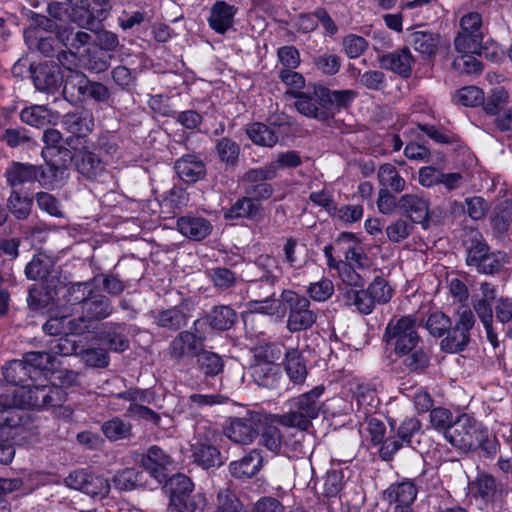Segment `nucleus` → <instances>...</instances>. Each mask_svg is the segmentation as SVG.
I'll return each instance as SVG.
<instances>
[{
	"label": "nucleus",
	"instance_id": "1",
	"mask_svg": "<svg viewBox=\"0 0 512 512\" xmlns=\"http://www.w3.org/2000/svg\"><path fill=\"white\" fill-rule=\"evenodd\" d=\"M383 340L401 358V364L408 372L421 373L428 368L430 357L412 315L392 318L385 329Z\"/></svg>",
	"mask_w": 512,
	"mask_h": 512
},
{
	"label": "nucleus",
	"instance_id": "2",
	"mask_svg": "<svg viewBox=\"0 0 512 512\" xmlns=\"http://www.w3.org/2000/svg\"><path fill=\"white\" fill-rule=\"evenodd\" d=\"M445 439L457 449L464 452H479L487 458L494 457L499 450L496 436L466 413L454 420L446 432Z\"/></svg>",
	"mask_w": 512,
	"mask_h": 512
},
{
	"label": "nucleus",
	"instance_id": "3",
	"mask_svg": "<svg viewBox=\"0 0 512 512\" xmlns=\"http://www.w3.org/2000/svg\"><path fill=\"white\" fill-rule=\"evenodd\" d=\"M324 392L322 386L301 394L290 401L291 410L280 415H272V421L288 428L307 431L312 426V420L317 418L322 407L320 397Z\"/></svg>",
	"mask_w": 512,
	"mask_h": 512
},
{
	"label": "nucleus",
	"instance_id": "4",
	"mask_svg": "<svg viewBox=\"0 0 512 512\" xmlns=\"http://www.w3.org/2000/svg\"><path fill=\"white\" fill-rule=\"evenodd\" d=\"M62 95L74 106L89 101L106 103L111 97L110 90L105 84L90 80L82 71H73L65 75Z\"/></svg>",
	"mask_w": 512,
	"mask_h": 512
},
{
	"label": "nucleus",
	"instance_id": "5",
	"mask_svg": "<svg viewBox=\"0 0 512 512\" xmlns=\"http://www.w3.org/2000/svg\"><path fill=\"white\" fill-rule=\"evenodd\" d=\"M67 400L62 387L48 384L29 383L17 388L12 394V402L22 408L44 409L61 406Z\"/></svg>",
	"mask_w": 512,
	"mask_h": 512
},
{
	"label": "nucleus",
	"instance_id": "6",
	"mask_svg": "<svg viewBox=\"0 0 512 512\" xmlns=\"http://www.w3.org/2000/svg\"><path fill=\"white\" fill-rule=\"evenodd\" d=\"M281 301L288 311L286 328L291 333L311 328L317 321V313L311 309L310 300L292 290H283Z\"/></svg>",
	"mask_w": 512,
	"mask_h": 512
},
{
	"label": "nucleus",
	"instance_id": "7",
	"mask_svg": "<svg viewBox=\"0 0 512 512\" xmlns=\"http://www.w3.org/2000/svg\"><path fill=\"white\" fill-rule=\"evenodd\" d=\"M114 306L112 301L102 293H96L88 299L80 311L81 314L77 318H72L68 323L70 330L76 335L89 333L94 329V323L107 319L112 315Z\"/></svg>",
	"mask_w": 512,
	"mask_h": 512
},
{
	"label": "nucleus",
	"instance_id": "8",
	"mask_svg": "<svg viewBox=\"0 0 512 512\" xmlns=\"http://www.w3.org/2000/svg\"><path fill=\"white\" fill-rule=\"evenodd\" d=\"M204 325L202 319H196L189 330H182L171 340L168 346V355L177 363L186 357L196 358L203 348L205 335L201 332Z\"/></svg>",
	"mask_w": 512,
	"mask_h": 512
},
{
	"label": "nucleus",
	"instance_id": "9",
	"mask_svg": "<svg viewBox=\"0 0 512 512\" xmlns=\"http://www.w3.org/2000/svg\"><path fill=\"white\" fill-rule=\"evenodd\" d=\"M23 408L12 402V396L0 395V463L7 465L15 456V448L8 435L4 436L3 427L16 428L22 424Z\"/></svg>",
	"mask_w": 512,
	"mask_h": 512
},
{
	"label": "nucleus",
	"instance_id": "10",
	"mask_svg": "<svg viewBox=\"0 0 512 512\" xmlns=\"http://www.w3.org/2000/svg\"><path fill=\"white\" fill-rule=\"evenodd\" d=\"M475 316L473 312L464 308L458 310L454 322L451 321L446 337L441 340V350L446 353H458L468 346L470 342V331L474 327Z\"/></svg>",
	"mask_w": 512,
	"mask_h": 512
},
{
	"label": "nucleus",
	"instance_id": "11",
	"mask_svg": "<svg viewBox=\"0 0 512 512\" xmlns=\"http://www.w3.org/2000/svg\"><path fill=\"white\" fill-rule=\"evenodd\" d=\"M266 420V415L249 411L243 417L232 418L224 433L233 442L248 445L257 438Z\"/></svg>",
	"mask_w": 512,
	"mask_h": 512
},
{
	"label": "nucleus",
	"instance_id": "12",
	"mask_svg": "<svg viewBox=\"0 0 512 512\" xmlns=\"http://www.w3.org/2000/svg\"><path fill=\"white\" fill-rule=\"evenodd\" d=\"M170 492L168 512H195L197 503L192 498L194 485L184 474H175L166 481Z\"/></svg>",
	"mask_w": 512,
	"mask_h": 512
},
{
	"label": "nucleus",
	"instance_id": "13",
	"mask_svg": "<svg viewBox=\"0 0 512 512\" xmlns=\"http://www.w3.org/2000/svg\"><path fill=\"white\" fill-rule=\"evenodd\" d=\"M193 305L185 299L178 305L152 312L153 323L170 332H180L192 317Z\"/></svg>",
	"mask_w": 512,
	"mask_h": 512
},
{
	"label": "nucleus",
	"instance_id": "14",
	"mask_svg": "<svg viewBox=\"0 0 512 512\" xmlns=\"http://www.w3.org/2000/svg\"><path fill=\"white\" fill-rule=\"evenodd\" d=\"M31 78L37 91L54 94L65 82L61 67L53 61H45L30 67Z\"/></svg>",
	"mask_w": 512,
	"mask_h": 512
},
{
	"label": "nucleus",
	"instance_id": "15",
	"mask_svg": "<svg viewBox=\"0 0 512 512\" xmlns=\"http://www.w3.org/2000/svg\"><path fill=\"white\" fill-rule=\"evenodd\" d=\"M103 5V7L95 5L94 0H81L67 8V17L79 27L94 31L109 13L105 8L106 4Z\"/></svg>",
	"mask_w": 512,
	"mask_h": 512
},
{
	"label": "nucleus",
	"instance_id": "16",
	"mask_svg": "<svg viewBox=\"0 0 512 512\" xmlns=\"http://www.w3.org/2000/svg\"><path fill=\"white\" fill-rule=\"evenodd\" d=\"M399 209L411 223L419 224L424 230L430 228L434 212L430 211L428 198L418 194H404L400 197Z\"/></svg>",
	"mask_w": 512,
	"mask_h": 512
},
{
	"label": "nucleus",
	"instance_id": "17",
	"mask_svg": "<svg viewBox=\"0 0 512 512\" xmlns=\"http://www.w3.org/2000/svg\"><path fill=\"white\" fill-rule=\"evenodd\" d=\"M74 165L76 170L88 180L105 183L112 178L99 156L89 149L74 154Z\"/></svg>",
	"mask_w": 512,
	"mask_h": 512
},
{
	"label": "nucleus",
	"instance_id": "18",
	"mask_svg": "<svg viewBox=\"0 0 512 512\" xmlns=\"http://www.w3.org/2000/svg\"><path fill=\"white\" fill-rule=\"evenodd\" d=\"M286 94L297 99L295 102L297 111L307 117L327 121L333 116L332 111H328L320 104V99L315 94V85L312 91H287Z\"/></svg>",
	"mask_w": 512,
	"mask_h": 512
},
{
	"label": "nucleus",
	"instance_id": "19",
	"mask_svg": "<svg viewBox=\"0 0 512 512\" xmlns=\"http://www.w3.org/2000/svg\"><path fill=\"white\" fill-rule=\"evenodd\" d=\"M5 178L12 188L34 181L46 183V171L42 166L12 162L5 171Z\"/></svg>",
	"mask_w": 512,
	"mask_h": 512
},
{
	"label": "nucleus",
	"instance_id": "20",
	"mask_svg": "<svg viewBox=\"0 0 512 512\" xmlns=\"http://www.w3.org/2000/svg\"><path fill=\"white\" fill-rule=\"evenodd\" d=\"M413 60V55L408 47L378 56L380 68L392 71L403 78L411 76Z\"/></svg>",
	"mask_w": 512,
	"mask_h": 512
},
{
	"label": "nucleus",
	"instance_id": "21",
	"mask_svg": "<svg viewBox=\"0 0 512 512\" xmlns=\"http://www.w3.org/2000/svg\"><path fill=\"white\" fill-rule=\"evenodd\" d=\"M407 42L416 52L421 54L424 59L433 58L439 48L448 46L439 33L424 30L410 33Z\"/></svg>",
	"mask_w": 512,
	"mask_h": 512
},
{
	"label": "nucleus",
	"instance_id": "22",
	"mask_svg": "<svg viewBox=\"0 0 512 512\" xmlns=\"http://www.w3.org/2000/svg\"><path fill=\"white\" fill-rule=\"evenodd\" d=\"M274 276L271 280H263L255 278L250 281L249 291L256 298L255 304L261 305L256 310L266 314H274L276 311L275 307V284Z\"/></svg>",
	"mask_w": 512,
	"mask_h": 512
},
{
	"label": "nucleus",
	"instance_id": "23",
	"mask_svg": "<svg viewBox=\"0 0 512 512\" xmlns=\"http://www.w3.org/2000/svg\"><path fill=\"white\" fill-rule=\"evenodd\" d=\"M146 475L154 478L157 484L166 479L165 468L170 464V457L158 446H151L139 461Z\"/></svg>",
	"mask_w": 512,
	"mask_h": 512
},
{
	"label": "nucleus",
	"instance_id": "24",
	"mask_svg": "<svg viewBox=\"0 0 512 512\" xmlns=\"http://www.w3.org/2000/svg\"><path fill=\"white\" fill-rule=\"evenodd\" d=\"M315 94L320 99V104L328 111H331L332 108L338 111L346 109L358 96V93L351 89L330 90L322 85H315Z\"/></svg>",
	"mask_w": 512,
	"mask_h": 512
},
{
	"label": "nucleus",
	"instance_id": "25",
	"mask_svg": "<svg viewBox=\"0 0 512 512\" xmlns=\"http://www.w3.org/2000/svg\"><path fill=\"white\" fill-rule=\"evenodd\" d=\"M176 226L183 236L192 241H201L207 238L213 230V226L208 219L192 215L179 217Z\"/></svg>",
	"mask_w": 512,
	"mask_h": 512
},
{
	"label": "nucleus",
	"instance_id": "26",
	"mask_svg": "<svg viewBox=\"0 0 512 512\" xmlns=\"http://www.w3.org/2000/svg\"><path fill=\"white\" fill-rule=\"evenodd\" d=\"M114 396L118 399H123L130 402V405L127 410L130 416L150 421L155 425L159 424L160 415L158 413H156L147 406L140 405L137 403V401H143L145 398V395L142 390L137 388H131L129 390L116 393L114 394Z\"/></svg>",
	"mask_w": 512,
	"mask_h": 512
},
{
	"label": "nucleus",
	"instance_id": "27",
	"mask_svg": "<svg viewBox=\"0 0 512 512\" xmlns=\"http://www.w3.org/2000/svg\"><path fill=\"white\" fill-rule=\"evenodd\" d=\"M416 496L417 488L411 480L393 483L383 492V499L396 504L395 508H410Z\"/></svg>",
	"mask_w": 512,
	"mask_h": 512
},
{
	"label": "nucleus",
	"instance_id": "28",
	"mask_svg": "<svg viewBox=\"0 0 512 512\" xmlns=\"http://www.w3.org/2000/svg\"><path fill=\"white\" fill-rule=\"evenodd\" d=\"M174 169L179 178L186 183H195L206 175L205 163L195 154H187L176 160Z\"/></svg>",
	"mask_w": 512,
	"mask_h": 512
},
{
	"label": "nucleus",
	"instance_id": "29",
	"mask_svg": "<svg viewBox=\"0 0 512 512\" xmlns=\"http://www.w3.org/2000/svg\"><path fill=\"white\" fill-rule=\"evenodd\" d=\"M128 333L129 328L126 323L106 322L102 324L99 336L111 350L122 352L129 347Z\"/></svg>",
	"mask_w": 512,
	"mask_h": 512
},
{
	"label": "nucleus",
	"instance_id": "30",
	"mask_svg": "<svg viewBox=\"0 0 512 512\" xmlns=\"http://www.w3.org/2000/svg\"><path fill=\"white\" fill-rule=\"evenodd\" d=\"M339 297L346 307L353 308L363 315H369L375 308V304L363 287L360 289L340 288Z\"/></svg>",
	"mask_w": 512,
	"mask_h": 512
},
{
	"label": "nucleus",
	"instance_id": "31",
	"mask_svg": "<svg viewBox=\"0 0 512 512\" xmlns=\"http://www.w3.org/2000/svg\"><path fill=\"white\" fill-rule=\"evenodd\" d=\"M262 461L261 453L253 449L240 460L232 461L229 464V472L238 479L252 478L262 467Z\"/></svg>",
	"mask_w": 512,
	"mask_h": 512
},
{
	"label": "nucleus",
	"instance_id": "32",
	"mask_svg": "<svg viewBox=\"0 0 512 512\" xmlns=\"http://www.w3.org/2000/svg\"><path fill=\"white\" fill-rule=\"evenodd\" d=\"M194 462L205 470L220 467L224 461L218 448L208 442L192 445Z\"/></svg>",
	"mask_w": 512,
	"mask_h": 512
},
{
	"label": "nucleus",
	"instance_id": "33",
	"mask_svg": "<svg viewBox=\"0 0 512 512\" xmlns=\"http://www.w3.org/2000/svg\"><path fill=\"white\" fill-rule=\"evenodd\" d=\"M237 8L224 1H217L210 11L208 19L210 27L218 33L224 34L233 24Z\"/></svg>",
	"mask_w": 512,
	"mask_h": 512
},
{
	"label": "nucleus",
	"instance_id": "34",
	"mask_svg": "<svg viewBox=\"0 0 512 512\" xmlns=\"http://www.w3.org/2000/svg\"><path fill=\"white\" fill-rule=\"evenodd\" d=\"M284 369L289 380L295 385L303 384L308 375L306 361L297 349L286 351Z\"/></svg>",
	"mask_w": 512,
	"mask_h": 512
},
{
	"label": "nucleus",
	"instance_id": "35",
	"mask_svg": "<svg viewBox=\"0 0 512 512\" xmlns=\"http://www.w3.org/2000/svg\"><path fill=\"white\" fill-rule=\"evenodd\" d=\"M205 323H207L211 329L217 331H227L231 329L237 320V313L228 305L214 306L210 312L205 316Z\"/></svg>",
	"mask_w": 512,
	"mask_h": 512
},
{
	"label": "nucleus",
	"instance_id": "36",
	"mask_svg": "<svg viewBox=\"0 0 512 512\" xmlns=\"http://www.w3.org/2000/svg\"><path fill=\"white\" fill-rule=\"evenodd\" d=\"M112 482L114 487L121 491H130L150 486L146 473L134 468H126L118 471L113 476Z\"/></svg>",
	"mask_w": 512,
	"mask_h": 512
},
{
	"label": "nucleus",
	"instance_id": "37",
	"mask_svg": "<svg viewBox=\"0 0 512 512\" xmlns=\"http://www.w3.org/2000/svg\"><path fill=\"white\" fill-rule=\"evenodd\" d=\"M272 125H280L276 121L270 119V125L260 122L252 123L246 129V133L250 140L259 146L273 147L279 140V136Z\"/></svg>",
	"mask_w": 512,
	"mask_h": 512
},
{
	"label": "nucleus",
	"instance_id": "38",
	"mask_svg": "<svg viewBox=\"0 0 512 512\" xmlns=\"http://www.w3.org/2000/svg\"><path fill=\"white\" fill-rule=\"evenodd\" d=\"M30 369L24 359L12 360L3 368V375L8 382L23 387L37 381Z\"/></svg>",
	"mask_w": 512,
	"mask_h": 512
},
{
	"label": "nucleus",
	"instance_id": "39",
	"mask_svg": "<svg viewBox=\"0 0 512 512\" xmlns=\"http://www.w3.org/2000/svg\"><path fill=\"white\" fill-rule=\"evenodd\" d=\"M57 40L67 50L71 52H79L82 47L90 42L91 35L85 31L64 25L57 31Z\"/></svg>",
	"mask_w": 512,
	"mask_h": 512
},
{
	"label": "nucleus",
	"instance_id": "40",
	"mask_svg": "<svg viewBox=\"0 0 512 512\" xmlns=\"http://www.w3.org/2000/svg\"><path fill=\"white\" fill-rule=\"evenodd\" d=\"M311 437L304 431L292 433L284 439L282 454L289 458H300L311 452Z\"/></svg>",
	"mask_w": 512,
	"mask_h": 512
},
{
	"label": "nucleus",
	"instance_id": "41",
	"mask_svg": "<svg viewBox=\"0 0 512 512\" xmlns=\"http://www.w3.org/2000/svg\"><path fill=\"white\" fill-rule=\"evenodd\" d=\"M490 223L496 236L505 235L512 225V202L505 200L491 212Z\"/></svg>",
	"mask_w": 512,
	"mask_h": 512
},
{
	"label": "nucleus",
	"instance_id": "42",
	"mask_svg": "<svg viewBox=\"0 0 512 512\" xmlns=\"http://www.w3.org/2000/svg\"><path fill=\"white\" fill-rule=\"evenodd\" d=\"M23 359L29 366L30 371L36 380L40 379L45 372L55 367V357L48 351H32L24 354Z\"/></svg>",
	"mask_w": 512,
	"mask_h": 512
},
{
	"label": "nucleus",
	"instance_id": "43",
	"mask_svg": "<svg viewBox=\"0 0 512 512\" xmlns=\"http://www.w3.org/2000/svg\"><path fill=\"white\" fill-rule=\"evenodd\" d=\"M251 375L258 386L268 389L278 386L279 367L276 364L255 363L251 366Z\"/></svg>",
	"mask_w": 512,
	"mask_h": 512
},
{
	"label": "nucleus",
	"instance_id": "44",
	"mask_svg": "<svg viewBox=\"0 0 512 512\" xmlns=\"http://www.w3.org/2000/svg\"><path fill=\"white\" fill-rule=\"evenodd\" d=\"M261 210V205L248 195L238 199L224 212L225 219L249 218L255 219Z\"/></svg>",
	"mask_w": 512,
	"mask_h": 512
},
{
	"label": "nucleus",
	"instance_id": "45",
	"mask_svg": "<svg viewBox=\"0 0 512 512\" xmlns=\"http://www.w3.org/2000/svg\"><path fill=\"white\" fill-rule=\"evenodd\" d=\"M196 365L205 376L214 377L223 371L224 361L219 354L202 348L196 357Z\"/></svg>",
	"mask_w": 512,
	"mask_h": 512
},
{
	"label": "nucleus",
	"instance_id": "46",
	"mask_svg": "<svg viewBox=\"0 0 512 512\" xmlns=\"http://www.w3.org/2000/svg\"><path fill=\"white\" fill-rule=\"evenodd\" d=\"M378 180L383 188H390L396 193H401L406 188L405 179L400 176L396 167L390 163L382 164L378 170Z\"/></svg>",
	"mask_w": 512,
	"mask_h": 512
},
{
	"label": "nucleus",
	"instance_id": "47",
	"mask_svg": "<svg viewBox=\"0 0 512 512\" xmlns=\"http://www.w3.org/2000/svg\"><path fill=\"white\" fill-rule=\"evenodd\" d=\"M62 124L69 133L76 135H88L94 126L92 117L77 112L64 115Z\"/></svg>",
	"mask_w": 512,
	"mask_h": 512
},
{
	"label": "nucleus",
	"instance_id": "48",
	"mask_svg": "<svg viewBox=\"0 0 512 512\" xmlns=\"http://www.w3.org/2000/svg\"><path fill=\"white\" fill-rule=\"evenodd\" d=\"M358 408L363 410L364 415H369L379 404L376 390L369 384H358L353 392Z\"/></svg>",
	"mask_w": 512,
	"mask_h": 512
},
{
	"label": "nucleus",
	"instance_id": "49",
	"mask_svg": "<svg viewBox=\"0 0 512 512\" xmlns=\"http://www.w3.org/2000/svg\"><path fill=\"white\" fill-rule=\"evenodd\" d=\"M314 68L325 76L336 75L342 65L341 57L335 53H319L312 57Z\"/></svg>",
	"mask_w": 512,
	"mask_h": 512
},
{
	"label": "nucleus",
	"instance_id": "50",
	"mask_svg": "<svg viewBox=\"0 0 512 512\" xmlns=\"http://www.w3.org/2000/svg\"><path fill=\"white\" fill-rule=\"evenodd\" d=\"M94 292L95 290L91 287L89 281L77 282L67 288L64 298L69 305H79L81 311L84 303L90 299Z\"/></svg>",
	"mask_w": 512,
	"mask_h": 512
},
{
	"label": "nucleus",
	"instance_id": "51",
	"mask_svg": "<svg viewBox=\"0 0 512 512\" xmlns=\"http://www.w3.org/2000/svg\"><path fill=\"white\" fill-rule=\"evenodd\" d=\"M483 34H473L460 31L454 40L457 52L461 54L482 53Z\"/></svg>",
	"mask_w": 512,
	"mask_h": 512
},
{
	"label": "nucleus",
	"instance_id": "52",
	"mask_svg": "<svg viewBox=\"0 0 512 512\" xmlns=\"http://www.w3.org/2000/svg\"><path fill=\"white\" fill-rule=\"evenodd\" d=\"M463 246L465 248L467 265L474 262V260L486 252L489 247L482 234L476 230H472L467 234L463 241Z\"/></svg>",
	"mask_w": 512,
	"mask_h": 512
},
{
	"label": "nucleus",
	"instance_id": "53",
	"mask_svg": "<svg viewBox=\"0 0 512 512\" xmlns=\"http://www.w3.org/2000/svg\"><path fill=\"white\" fill-rule=\"evenodd\" d=\"M102 432L111 441L127 439L132 434V427L119 417H114L102 424Z\"/></svg>",
	"mask_w": 512,
	"mask_h": 512
},
{
	"label": "nucleus",
	"instance_id": "54",
	"mask_svg": "<svg viewBox=\"0 0 512 512\" xmlns=\"http://www.w3.org/2000/svg\"><path fill=\"white\" fill-rule=\"evenodd\" d=\"M20 118L30 126L42 127L50 122L51 111L44 105H34L23 109Z\"/></svg>",
	"mask_w": 512,
	"mask_h": 512
},
{
	"label": "nucleus",
	"instance_id": "55",
	"mask_svg": "<svg viewBox=\"0 0 512 512\" xmlns=\"http://www.w3.org/2000/svg\"><path fill=\"white\" fill-rule=\"evenodd\" d=\"M365 290L375 305L388 303L393 294V289L381 276H376Z\"/></svg>",
	"mask_w": 512,
	"mask_h": 512
},
{
	"label": "nucleus",
	"instance_id": "56",
	"mask_svg": "<svg viewBox=\"0 0 512 512\" xmlns=\"http://www.w3.org/2000/svg\"><path fill=\"white\" fill-rule=\"evenodd\" d=\"M255 265L259 270V276L257 277L259 279L270 281L274 276V282H278L283 274L277 259L269 255L259 256Z\"/></svg>",
	"mask_w": 512,
	"mask_h": 512
},
{
	"label": "nucleus",
	"instance_id": "57",
	"mask_svg": "<svg viewBox=\"0 0 512 512\" xmlns=\"http://www.w3.org/2000/svg\"><path fill=\"white\" fill-rule=\"evenodd\" d=\"M262 428L263 431L260 437V443L275 454L282 453L285 438H283L280 429L274 425H268Z\"/></svg>",
	"mask_w": 512,
	"mask_h": 512
},
{
	"label": "nucleus",
	"instance_id": "58",
	"mask_svg": "<svg viewBox=\"0 0 512 512\" xmlns=\"http://www.w3.org/2000/svg\"><path fill=\"white\" fill-rule=\"evenodd\" d=\"M509 94L502 87H496L491 90L489 96L482 103L483 109L487 114L497 115L507 105Z\"/></svg>",
	"mask_w": 512,
	"mask_h": 512
},
{
	"label": "nucleus",
	"instance_id": "59",
	"mask_svg": "<svg viewBox=\"0 0 512 512\" xmlns=\"http://www.w3.org/2000/svg\"><path fill=\"white\" fill-rule=\"evenodd\" d=\"M414 225L407 219L398 218L386 227V235L392 243H400L413 232Z\"/></svg>",
	"mask_w": 512,
	"mask_h": 512
},
{
	"label": "nucleus",
	"instance_id": "60",
	"mask_svg": "<svg viewBox=\"0 0 512 512\" xmlns=\"http://www.w3.org/2000/svg\"><path fill=\"white\" fill-rule=\"evenodd\" d=\"M51 262L44 255H35L26 265L25 274L30 280H42L50 272Z\"/></svg>",
	"mask_w": 512,
	"mask_h": 512
},
{
	"label": "nucleus",
	"instance_id": "61",
	"mask_svg": "<svg viewBox=\"0 0 512 512\" xmlns=\"http://www.w3.org/2000/svg\"><path fill=\"white\" fill-rule=\"evenodd\" d=\"M243 507L240 499L230 489L223 488L218 491L215 512H242Z\"/></svg>",
	"mask_w": 512,
	"mask_h": 512
},
{
	"label": "nucleus",
	"instance_id": "62",
	"mask_svg": "<svg viewBox=\"0 0 512 512\" xmlns=\"http://www.w3.org/2000/svg\"><path fill=\"white\" fill-rule=\"evenodd\" d=\"M216 150L220 160L227 165H235L240 154L239 145L230 138H222L216 144Z\"/></svg>",
	"mask_w": 512,
	"mask_h": 512
},
{
	"label": "nucleus",
	"instance_id": "63",
	"mask_svg": "<svg viewBox=\"0 0 512 512\" xmlns=\"http://www.w3.org/2000/svg\"><path fill=\"white\" fill-rule=\"evenodd\" d=\"M451 321L452 320L446 314L437 311L428 316L425 327L433 337L440 338L444 336L447 329H449Z\"/></svg>",
	"mask_w": 512,
	"mask_h": 512
},
{
	"label": "nucleus",
	"instance_id": "64",
	"mask_svg": "<svg viewBox=\"0 0 512 512\" xmlns=\"http://www.w3.org/2000/svg\"><path fill=\"white\" fill-rule=\"evenodd\" d=\"M7 206L17 219H25L30 214L32 199L23 197L18 191L13 190Z\"/></svg>",
	"mask_w": 512,
	"mask_h": 512
}]
</instances>
